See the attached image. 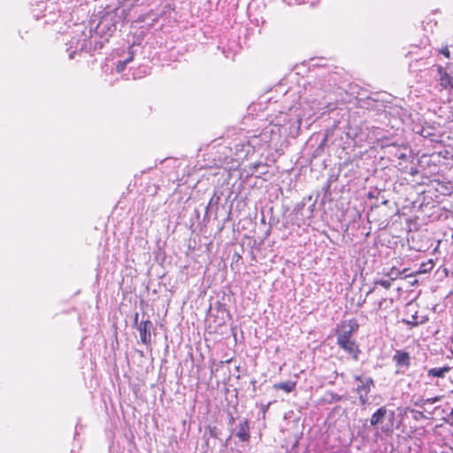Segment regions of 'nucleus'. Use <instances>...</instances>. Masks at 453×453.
I'll return each mask as SVG.
<instances>
[{"instance_id": "f257e3e1", "label": "nucleus", "mask_w": 453, "mask_h": 453, "mask_svg": "<svg viewBox=\"0 0 453 453\" xmlns=\"http://www.w3.org/2000/svg\"><path fill=\"white\" fill-rule=\"evenodd\" d=\"M353 378L357 382L355 391L358 395L359 403L361 405H365L369 401L368 395L374 387V380L371 377L358 374L354 375Z\"/></svg>"}, {"instance_id": "f03ea898", "label": "nucleus", "mask_w": 453, "mask_h": 453, "mask_svg": "<svg viewBox=\"0 0 453 453\" xmlns=\"http://www.w3.org/2000/svg\"><path fill=\"white\" fill-rule=\"evenodd\" d=\"M153 327V324L150 320L141 321L137 326V329L140 333V338L143 344H149L151 341L150 331Z\"/></svg>"}, {"instance_id": "7ed1b4c3", "label": "nucleus", "mask_w": 453, "mask_h": 453, "mask_svg": "<svg viewBox=\"0 0 453 453\" xmlns=\"http://www.w3.org/2000/svg\"><path fill=\"white\" fill-rule=\"evenodd\" d=\"M338 346L342 348L347 353L352 355L355 360H358V355L360 353V349L356 342L352 340L338 342Z\"/></svg>"}, {"instance_id": "20e7f679", "label": "nucleus", "mask_w": 453, "mask_h": 453, "mask_svg": "<svg viewBox=\"0 0 453 453\" xmlns=\"http://www.w3.org/2000/svg\"><path fill=\"white\" fill-rule=\"evenodd\" d=\"M235 436H237L239 440L243 442L248 441L250 440V422L247 418L243 419L239 424Z\"/></svg>"}, {"instance_id": "39448f33", "label": "nucleus", "mask_w": 453, "mask_h": 453, "mask_svg": "<svg viewBox=\"0 0 453 453\" xmlns=\"http://www.w3.org/2000/svg\"><path fill=\"white\" fill-rule=\"evenodd\" d=\"M388 414V410L385 406L379 408L371 417L370 424L372 426L378 427L382 424Z\"/></svg>"}, {"instance_id": "423d86ee", "label": "nucleus", "mask_w": 453, "mask_h": 453, "mask_svg": "<svg viewBox=\"0 0 453 453\" xmlns=\"http://www.w3.org/2000/svg\"><path fill=\"white\" fill-rule=\"evenodd\" d=\"M397 366L410 367L411 357L406 351L397 350L393 357Z\"/></svg>"}, {"instance_id": "0eeeda50", "label": "nucleus", "mask_w": 453, "mask_h": 453, "mask_svg": "<svg viewBox=\"0 0 453 453\" xmlns=\"http://www.w3.org/2000/svg\"><path fill=\"white\" fill-rule=\"evenodd\" d=\"M450 369L451 368L448 365L431 368L427 371V376L430 378H444Z\"/></svg>"}, {"instance_id": "6e6552de", "label": "nucleus", "mask_w": 453, "mask_h": 453, "mask_svg": "<svg viewBox=\"0 0 453 453\" xmlns=\"http://www.w3.org/2000/svg\"><path fill=\"white\" fill-rule=\"evenodd\" d=\"M336 338H337V342H343V341H349V340H351V336L353 334L352 332H350L346 326H342L341 328H338L336 330Z\"/></svg>"}, {"instance_id": "1a4fd4ad", "label": "nucleus", "mask_w": 453, "mask_h": 453, "mask_svg": "<svg viewBox=\"0 0 453 453\" xmlns=\"http://www.w3.org/2000/svg\"><path fill=\"white\" fill-rule=\"evenodd\" d=\"M296 382L292 380L282 381L275 383L273 388L277 390H283L287 393L292 392L296 388Z\"/></svg>"}, {"instance_id": "9d476101", "label": "nucleus", "mask_w": 453, "mask_h": 453, "mask_svg": "<svg viewBox=\"0 0 453 453\" xmlns=\"http://www.w3.org/2000/svg\"><path fill=\"white\" fill-rule=\"evenodd\" d=\"M435 131H436V129L434 127L425 126V127H422L421 129L419 131H418V133L421 136H423L425 138H429L432 141H434V137L436 135Z\"/></svg>"}, {"instance_id": "9b49d317", "label": "nucleus", "mask_w": 453, "mask_h": 453, "mask_svg": "<svg viewBox=\"0 0 453 453\" xmlns=\"http://www.w3.org/2000/svg\"><path fill=\"white\" fill-rule=\"evenodd\" d=\"M442 411L445 412V416L442 418V419L446 423L453 425V406H451L449 403H446L442 409Z\"/></svg>"}, {"instance_id": "f8f14e48", "label": "nucleus", "mask_w": 453, "mask_h": 453, "mask_svg": "<svg viewBox=\"0 0 453 453\" xmlns=\"http://www.w3.org/2000/svg\"><path fill=\"white\" fill-rule=\"evenodd\" d=\"M406 271V269L400 271L395 267H392L390 271L386 273V276H388L391 281H394L395 280L400 278L401 275L403 274Z\"/></svg>"}, {"instance_id": "ddd939ff", "label": "nucleus", "mask_w": 453, "mask_h": 453, "mask_svg": "<svg viewBox=\"0 0 453 453\" xmlns=\"http://www.w3.org/2000/svg\"><path fill=\"white\" fill-rule=\"evenodd\" d=\"M392 303L393 299H388L386 297H383L376 303L375 310L376 311H378L380 310L388 309L389 305H392Z\"/></svg>"}, {"instance_id": "4468645a", "label": "nucleus", "mask_w": 453, "mask_h": 453, "mask_svg": "<svg viewBox=\"0 0 453 453\" xmlns=\"http://www.w3.org/2000/svg\"><path fill=\"white\" fill-rule=\"evenodd\" d=\"M441 81L444 87H450L453 88V76L446 72L441 74Z\"/></svg>"}, {"instance_id": "2eb2a0df", "label": "nucleus", "mask_w": 453, "mask_h": 453, "mask_svg": "<svg viewBox=\"0 0 453 453\" xmlns=\"http://www.w3.org/2000/svg\"><path fill=\"white\" fill-rule=\"evenodd\" d=\"M441 397L442 396L438 395V396H434V397H431V398H426V399L422 398V399H420L419 402H416L415 405L422 407L427 403H430V404L435 403L439 402L441 399Z\"/></svg>"}, {"instance_id": "dca6fc26", "label": "nucleus", "mask_w": 453, "mask_h": 453, "mask_svg": "<svg viewBox=\"0 0 453 453\" xmlns=\"http://www.w3.org/2000/svg\"><path fill=\"white\" fill-rule=\"evenodd\" d=\"M343 326H346L347 328L353 334L356 333L359 327V325L355 319L349 320L347 323H344Z\"/></svg>"}, {"instance_id": "f3484780", "label": "nucleus", "mask_w": 453, "mask_h": 453, "mask_svg": "<svg viewBox=\"0 0 453 453\" xmlns=\"http://www.w3.org/2000/svg\"><path fill=\"white\" fill-rule=\"evenodd\" d=\"M374 285H380V286L388 289L392 286V281L390 280H375Z\"/></svg>"}, {"instance_id": "a211bd4d", "label": "nucleus", "mask_w": 453, "mask_h": 453, "mask_svg": "<svg viewBox=\"0 0 453 453\" xmlns=\"http://www.w3.org/2000/svg\"><path fill=\"white\" fill-rule=\"evenodd\" d=\"M403 322L406 325H410L411 326H417L419 325V322L418 321V315L417 312L411 316V320L408 319H403Z\"/></svg>"}, {"instance_id": "6ab92c4d", "label": "nucleus", "mask_w": 453, "mask_h": 453, "mask_svg": "<svg viewBox=\"0 0 453 453\" xmlns=\"http://www.w3.org/2000/svg\"><path fill=\"white\" fill-rule=\"evenodd\" d=\"M219 196H217L215 193L214 195L211 196V198L210 199L209 201V203L206 207V210L208 211L210 207H212V206H217L219 202Z\"/></svg>"}, {"instance_id": "aec40b11", "label": "nucleus", "mask_w": 453, "mask_h": 453, "mask_svg": "<svg viewBox=\"0 0 453 453\" xmlns=\"http://www.w3.org/2000/svg\"><path fill=\"white\" fill-rule=\"evenodd\" d=\"M127 65V61L125 60H119L116 65V71L117 73H121L124 71Z\"/></svg>"}, {"instance_id": "412c9836", "label": "nucleus", "mask_w": 453, "mask_h": 453, "mask_svg": "<svg viewBox=\"0 0 453 453\" xmlns=\"http://www.w3.org/2000/svg\"><path fill=\"white\" fill-rule=\"evenodd\" d=\"M441 53L443 54L446 58H449V50L447 46L441 50Z\"/></svg>"}, {"instance_id": "4be33fe9", "label": "nucleus", "mask_w": 453, "mask_h": 453, "mask_svg": "<svg viewBox=\"0 0 453 453\" xmlns=\"http://www.w3.org/2000/svg\"><path fill=\"white\" fill-rule=\"evenodd\" d=\"M134 58V52L129 51V56L124 59L125 61H127V64L130 63Z\"/></svg>"}, {"instance_id": "5701e85b", "label": "nucleus", "mask_w": 453, "mask_h": 453, "mask_svg": "<svg viewBox=\"0 0 453 453\" xmlns=\"http://www.w3.org/2000/svg\"><path fill=\"white\" fill-rule=\"evenodd\" d=\"M375 289H376V288H375V287L372 288L367 292V294H366V297H367L369 295H371L372 293H373V292L375 291Z\"/></svg>"}, {"instance_id": "b1692460", "label": "nucleus", "mask_w": 453, "mask_h": 453, "mask_svg": "<svg viewBox=\"0 0 453 453\" xmlns=\"http://www.w3.org/2000/svg\"><path fill=\"white\" fill-rule=\"evenodd\" d=\"M228 423H229L230 425H233V424L234 423V418L232 415H230V417H229V421H228Z\"/></svg>"}, {"instance_id": "393cba45", "label": "nucleus", "mask_w": 453, "mask_h": 453, "mask_svg": "<svg viewBox=\"0 0 453 453\" xmlns=\"http://www.w3.org/2000/svg\"><path fill=\"white\" fill-rule=\"evenodd\" d=\"M250 383H251V384H252V386H253V391H254V392H256V383H257V381H256L255 380H251V382H250Z\"/></svg>"}, {"instance_id": "a878e982", "label": "nucleus", "mask_w": 453, "mask_h": 453, "mask_svg": "<svg viewBox=\"0 0 453 453\" xmlns=\"http://www.w3.org/2000/svg\"><path fill=\"white\" fill-rule=\"evenodd\" d=\"M134 324H137V322H138V313H135L134 318Z\"/></svg>"}, {"instance_id": "bb28decb", "label": "nucleus", "mask_w": 453, "mask_h": 453, "mask_svg": "<svg viewBox=\"0 0 453 453\" xmlns=\"http://www.w3.org/2000/svg\"><path fill=\"white\" fill-rule=\"evenodd\" d=\"M74 54H75V51H72V52H70V54H69V58H70V59H73V58H74Z\"/></svg>"}, {"instance_id": "cd10ccee", "label": "nucleus", "mask_w": 453, "mask_h": 453, "mask_svg": "<svg viewBox=\"0 0 453 453\" xmlns=\"http://www.w3.org/2000/svg\"><path fill=\"white\" fill-rule=\"evenodd\" d=\"M389 416H390V418H394L395 412L394 411H390L389 412Z\"/></svg>"}, {"instance_id": "c85d7f7f", "label": "nucleus", "mask_w": 453, "mask_h": 453, "mask_svg": "<svg viewBox=\"0 0 453 453\" xmlns=\"http://www.w3.org/2000/svg\"><path fill=\"white\" fill-rule=\"evenodd\" d=\"M269 407V403L266 406H263V411L265 412Z\"/></svg>"}, {"instance_id": "c756f323", "label": "nucleus", "mask_w": 453, "mask_h": 453, "mask_svg": "<svg viewBox=\"0 0 453 453\" xmlns=\"http://www.w3.org/2000/svg\"><path fill=\"white\" fill-rule=\"evenodd\" d=\"M388 429H389L388 427H386V428L382 427V430H384V431H387Z\"/></svg>"}]
</instances>
